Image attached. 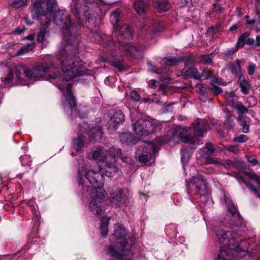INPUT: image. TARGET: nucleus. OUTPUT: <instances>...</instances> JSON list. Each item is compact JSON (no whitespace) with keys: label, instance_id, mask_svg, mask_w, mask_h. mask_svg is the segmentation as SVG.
I'll return each mask as SVG.
<instances>
[{"label":"nucleus","instance_id":"obj_1","mask_svg":"<svg viewBox=\"0 0 260 260\" xmlns=\"http://www.w3.org/2000/svg\"><path fill=\"white\" fill-rule=\"evenodd\" d=\"M60 51L56 59L60 62L62 74L60 69L56 65L54 59L48 56L43 62L35 64L32 68L23 69L25 76L29 79L34 80H47L53 83H56L58 88L62 91L64 100L62 105L64 110L69 114L76 110V102L72 92V85L69 83L65 87L63 86L67 82L77 76H82L85 72L83 62L78 60L77 55H70L64 53L68 66L67 71L63 70L61 60L59 58Z\"/></svg>","mask_w":260,"mask_h":260},{"label":"nucleus","instance_id":"obj_2","mask_svg":"<svg viewBox=\"0 0 260 260\" xmlns=\"http://www.w3.org/2000/svg\"><path fill=\"white\" fill-rule=\"evenodd\" d=\"M53 21L62 30L63 40L61 43L60 59L64 71H67L68 66L64 53L70 55H76L78 53L79 44L81 40L79 25L72 23L66 12L59 10L53 15Z\"/></svg>","mask_w":260,"mask_h":260},{"label":"nucleus","instance_id":"obj_3","mask_svg":"<svg viewBox=\"0 0 260 260\" xmlns=\"http://www.w3.org/2000/svg\"><path fill=\"white\" fill-rule=\"evenodd\" d=\"M82 171L78 170L79 179H78V185L85 191V196L91 195V197H96L100 199L105 198V192L101 189L104 185V179L103 175L99 171H94L92 170H88L85 174L86 179L89 181L92 186H88L83 185L82 182L81 176Z\"/></svg>","mask_w":260,"mask_h":260},{"label":"nucleus","instance_id":"obj_4","mask_svg":"<svg viewBox=\"0 0 260 260\" xmlns=\"http://www.w3.org/2000/svg\"><path fill=\"white\" fill-rule=\"evenodd\" d=\"M218 241L225 247L234 251L232 253L237 258H243L247 254L246 249H242L236 240L237 234L233 231L217 229L215 231Z\"/></svg>","mask_w":260,"mask_h":260},{"label":"nucleus","instance_id":"obj_5","mask_svg":"<svg viewBox=\"0 0 260 260\" xmlns=\"http://www.w3.org/2000/svg\"><path fill=\"white\" fill-rule=\"evenodd\" d=\"M115 34L118 37V40L121 42L119 43V49L123 51H126L130 55L136 56L139 55L141 52L144 50V47H136L126 42L122 41V38L124 39H129L132 38V34L130 26L124 24L122 26L119 27V24L116 26V29H114Z\"/></svg>","mask_w":260,"mask_h":260},{"label":"nucleus","instance_id":"obj_6","mask_svg":"<svg viewBox=\"0 0 260 260\" xmlns=\"http://www.w3.org/2000/svg\"><path fill=\"white\" fill-rule=\"evenodd\" d=\"M194 137H191L187 128H182L179 132V140L183 143L192 144L196 140V137H203L204 133L208 127L207 121L203 119L198 118L192 123Z\"/></svg>","mask_w":260,"mask_h":260},{"label":"nucleus","instance_id":"obj_7","mask_svg":"<svg viewBox=\"0 0 260 260\" xmlns=\"http://www.w3.org/2000/svg\"><path fill=\"white\" fill-rule=\"evenodd\" d=\"M99 0H72L71 3L72 12L77 17L80 18L84 15L89 19V10L92 8L93 5L98 7Z\"/></svg>","mask_w":260,"mask_h":260},{"label":"nucleus","instance_id":"obj_8","mask_svg":"<svg viewBox=\"0 0 260 260\" xmlns=\"http://www.w3.org/2000/svg\"><path fill=\"white\" fill-rule=\"evenodd\" d=\"M224 201L228 210V217L229 223L232 226H240L242 222L243 218L239 214V212L235 205L230 199L224 195Z\"/></svg>","mask_w":260,"mask_h":260},{"label":"nucleus","instance_id":"obj_9","mask_svg":"<svg viewBox=\"0 0 260 260\" xmlns=\"http://www.w3.org/2000/svg\"><path fill=\"white\" fill-rule=\"evenodd\" d=\"M132 126L136 134L141 136H147L153 133L157 128L151 121L143 118L137 120L132 124Z\"/></svg>","mask_w":260,"mask_h":260},{"label":"nucleus","instance_id":"obj_10","mask_svg":"<svg viewBox=\"0 0 260 260\" xmlns=\"http://www.w3.org/2000/svg\"><path fill=\"white\" fill-rule=\"evenodd\" d=\"M190 184L195 185L197 193L204 195L207 192V183L204 176L198 174L197 176L192 177L189 181H186V188L188 193L189 192Z\"/></svg>","mask_w":260,"mask_h":260},{"label":"nucleus","instance_id":"obj_11","mask_svg":"<svg viewBox=\"0 0 260 260\" xmlns=\"http://www.w3.org/2000/svg\"><path fill=\"white\" fill-rule=\"evenodd\" d=\"M165 143L164 141L160 138H158L156 139L155 143H150L149 144V146L150 147L152 150L151 153L144 154L140 155L139 157V160L143 164H146L150 162L151 157L154 155L155 153L158 151V148L162 144Z\"/></svg>","mask_w":260,"mask_h":260},{"label":"nucleus","instance_id":"obj_12","mask_svg":"<svg viewBox=\"0 0 260 260\" xmlns=\"http://www.w3.org/2000/svg\"><path fill=\"white\" fill-rule=\"evenodd\" d=\"M124 120V115L120 110L116 111L111 117L109 124V128L115 131L119 124Z\"/></svg>","mask_w":260,"mask_h":260},{"label":"nucleus","instance_id":"obj_13","mask_svg":"<svg viewBox=\"0 0 260 260\" xmlns=\"http://www.w3.org/2000/svg\"><path fill=\"white\" fill-rule=\"evenodd\" d=\"M88 196H89L91 199V201L89 203V208L90 212L95 215L100 214L103 211L102 206V200L103 199H99L96 197H92L91 195H87L86 197H88Z\"/></svg>","mask_w":260,"mask_h":260},{"label":"nucleus","instance_id":"obj_14","mask_svg":"<svg viewBox=\"0 0 260 260\" xmlns=\"http://www.w3.org/2000/svg\"><path fill=\"white\" fill-rule=\"evenodd\" d=\"M109 199L113 207H120L123 203V190L120 188L115 189L111 194Z\"/></svg>","mask_w":260,"mask_h":260},{"label":"nucleus","instance_id":"obj_15","mask_svg":"<svg viewBox=\"0 0 260 260\" xmlns=\"http://www.w3.org/2000/svg\"><path fill=\"white\" fill-rule=\"evenodd\" d=\"M126 244L125 240L120 242V247L117 248L113 246H108L107 250L109 254L118 259L119 260H122L123 256L124 254V248Z\"/></svg>","mask_w":260,"mask_h":260},{"label":"nucleus","instance_id":"obj_16","mask_svg":"<svg viewBox=\"0 0 260 260\" xmlns=\"http://www.w3.org/2000/svg\"><path fill=\"white\" fill-rule=\"evenodd\" d=\"M249 36V34L248 32H245L242 34L238 38V41L236 44V46L233 48L227 49L224 52V55L227 57H230L235 52H236L239 48L243 47L244 46L245 40Z\"/></svg>","mask_w":260,"mask_h":260},{"label":"nucleus","instance_id":"obj_17","mask_svg":"<svg viewBox=\"0 0 260 260\" xmlns=\"http://www.w3.org/2000/svg\"><path fill=\"white\" fill-rule=\"evenodd\" d=\"M238 83L241 88V91L243 94L247 95L249 93L251 86L248 79H246L243 75H240L238 78Z\"/></svg>","mask_w":260,"mask_h":260},{"label":"nucleus","instance_id":"obj_18","mask_svg":"<svg viewBox=\"0 0 260 260\" xmlns=\"http://www.w3.org/2000/svg\"><path fill=\"white\" fill-rule=\"evenodd\" d=\"M41 1H35L31 11V16L34 19L39 20L43 15L44 10Z\"/></svg>","mask_w":260,"mask_h":260},{"label":"nucleus","instance_id":"obj_19","mask_svg":"<svg viewBox=\"0 0 260 260\" xmlns=\"http://www.w3.org/2000/svg\"><path fill=\"white\" fill-rule=\"evenodd\" d=\"M107 155V156L106 157V159H107L108 157H111L112 158L114 159L119 156L123 161L125 162H128V158L127 156L122 155L121 150L114 147H111L109 149Z\"/></svg>","mask_w":260,"mask_h":260},{"label":"nucleus","instance_id":"obj_20","mask_svg":"<svg viewBox=\"0 0 260 260\" xmlns=\"http://www.w3.org/2000/svg\"><path fill=\"white\" fill-rule=\"evenodd\" d=\"M153 6L159 12L167 11L170 8L168 0H153Z\"/></svg>","mask_w":260,"mask_h":260},{"label":"nucleus","instance_id":"obj_21","mask_svg":"<svg viewBox=\"0 0 260 260\" xmlns=\"http://www.w3.org/2000/svg\"><path fill=\"white\" fill-rule=\"evenodd\" d=\"M89 139L91 142L100 140L103 135V131L100 126L95 127L88 133Z\"/></svg>","mask_w":260,"mask_h":260},{"label":"nucleus","instance_id":"obj_22","mask_svg":"<svg viewBox=\"0 0 260 260\" xmlns=\"http://www.w3.org/2000/svg\"><path fill=\"white\" fill-rule=\"evenodd\" d=\"M182 74L184 76H191L195 79H200L202 77V75L199 73L198 70L196 68L185 67L182 70Z\"/></svg>","mask_w":260,"mask_h":260},{"label":"nucleus","instance_id":"obj_23","mask_svg":"<svg viewBox=\"0 0 260 260\" xmlns=\"http://www.w3.org/2000/svg\"><path fill=\"white\" fill-rule=\"evenodd\" d=\"M120 18L121 10L119 9H116L110 15V21L112 24L114 29H116V26L118 24Z\"/></svg>","mask_w":260,"mask_h":260},{"label":"nucleus","instance_id":"obj_24","mask_svg":"<svg viewBox=\"0 0 260 260\" xmlns=\"http://www.w3.org/2000/svg\"><path fill=\"white\" fill-rule=\"evenodd\" d=\"M88 32V38L91 42L99 43L101 42L104 39V35L98 31H93L91 29H89Z\"/></svg>","mask_w":260,"mask_h":260},{"label":"nucleus","instance_id":"obj_25","mask_svg":"<svg viewBox=\"0 0 260 260\" xmlns=\"http://www.w3.org/2000/svg\"><path fill=\"white\" fill-rule=\"evenodd\" d=\"M147 4L143 0L136 1L134 4V8L139 15H143L146 13Z\"/></svg>","mask_w":260,"mask_h":260},{"label":"nucleus","instance_id":"obj_26","mask_svg":"<svg viewBox=\"0 0 260 260\" xmlns=\"http://www.w3.org/2000/svg\"><path fill=\"white\" fill-rule=\"evenodd\" d=\"M230 106L235 108L237 110L238 114H244L248 111V109L240 102L233 103L231 101L230 103Z\"/></svg>","mask_w":260,"mask_h":260},{"label":"nucleus","instance_id":"obj_27","mask_svg":"<svg viewBox=\"0 0 260 260\" xmlns=\"http://www.w3.org/2000/svg\"><path fill=\"white\" fill-rule=\"evenodd\" d=\"M107 169L105 172V175L109 177H112L114 174L118 172L119 169L113 164H106Z\"/></svg>","mask_w":260,"mask_h":260},{"label":"nucleus","instance_id":"obj_28","mask_svg":"<svg viewBox=\"0 0 260 260\" xmlns=\"http://www.w3.org/2000/svg\"><path fill=\"white\" fill-rule=\"evenodd\" d=\"M56 2L55 0H48L47 2V16H51L56 9Z\"/></svg>","mask_w":260,"mask_h":260},{"label":"nucleus","instance_id":"obj_29","mask_svg":"<svg viewBox=\"0 0 260 260\" xmlns=\"http://www.w3.org/2000/svg\"><path fill=\"white\" fill-rule=\"evenodd\" d=\"M50 20L47 21L45 23V26H44L42 28H41L40 29V31L37 36V40L38 42H43L45 40V35L47 32V27L48 26Z\"/></svg>","mask_w":260,"mask_h":260},{"label":"nucleus","instance_id":"obj_30","mask_svg":"<svg viewBox=\"0 0 260 260\" xmlns=\"http://www.w3.org/2000/svg\"><path fill=\"white\" fill-rule=\"evenodd\" d=\"M240 62L239 59H237L235 61L232 62L230 64L229 68L233 74H238L241 73V68Z\"/></svg>","mask_w":260,"mask_h":260},{"label":"nucleus","instance_id":"obj_31","mask_svg":"<svg viewBox=\"0 0 260 260\" xmlns=\"http://www.w3.org/2000/svg\"><path fill=\"white\" fill-rule=\"evenodd\" d=\"M216 260H234L228 250L221 249Z\"/></svg>","mask_w":260,"mask_h":260},{"label":"nucleus","instance_id":"obj_32","mask_svg":"<svg viewBox=\"0 0 260 260\" xmlns=\"http://www.w3.org/2000/svg\"><path fill=\"white\" fill-rule=\"evenodd\" d=\"M84 141L83 137L81 136H78L77 138L73 140V148L77 151H79L84 146Z\"/></svg>","mask_w":260,"mask_h":260},{"label":"nucleus","instance_id":"obj_33","mask_svg":"<svg viewBox=\"0 0 260 260\" xmlns=\"http://www.w3.org/2000/svg\"><path fill=\"white\" fill-rule=\"evenodd\" d=\"M226 116V119L223 124L224 127L227 129H233L235 125V123L233 119H232L231 114L228 112Z\"/></svg>","mask_w":260,"mask_h":260},{"label":"nucleus","instance_id":"obj_34","mask_svg":"<svg viewBox=\"0 0 260 260\" xmlns=\"http://www.w3.org/2000/svg\"><path fill=\"white\" fill-rule=\"evenodd\" d=\"M34 43H29L26 45L22 46L20 49L17 51V54L19 55L26 53L31 50H32L35 47Z\"/></svg>","mask_w":260,"mask_h":260},{"label":"nucleus","instance_id":"obj_35","mask_svg":"<svg viewBox=\"0 0 260 260\" xmlns=\"http://www.w3.org/2000/svg\"><path fill=\"white\" fill-rule=\"evenodd\" d=\"M27 3V0H12L11 3H9V7L18 9L21 7L24 6Z\"/></svg>","mask_w":260,"mask_h":260},{"label":"nucleus","instance_id":"obj_36","mask_svg":"<svg viewBox=\"0 0 260 260\" xmlns=\"http://www.w3.org/2000/svg\"><path fill=\"white\" fill-rule=\"evenodd\" d=\"M132 135L128 133H124L120 136V140L123 144H128L132 142Z\"/></svg>","mask_w":260,"mask_h":260},{"label":"nucleus","instance_id":"obj_37","mask_svg":"<svg viewBox=\"0 0 260 260\" xmlns=\"http://www.w3.org/2000/svg\"><path fill=\"white\" fill-rule=\"evenodd\" d=\"M204 149L205 150H206V153L204 154L203 152L201 151V155L204 156L209 155H211L213 154L215 151L214 148L213 147V146L211 144V143H206Z\"/></svg>","mask_w":260,"mask_h":260},{"label":"nucleus","instance_id":"obj_38","mask_svg":"<svg viewBox=\"0 0 260 260\" xmlns=\"http://www.w3.org/2000/svg\"><path fill=\"white\" fill-rule=\"evenodd\" d=\"M114 235L117 238H123L125 235V231L124 228L122 225H120L116 228V229H115L114 230Z\"/></svg>","mask_w":260,"mask_h":260},{"label":"nucleus","instance_id":"obj_39","mask_svg":"<svg viewBox=\"0 0 260 260\" xmlns=\"http://www.w3.org/2000/svg\"><path fill=\"white\" fill-rule=\"evenodd\" d=\"M244 182L248 189L250 190L251 192H252L257 197L260 199V191L255 187L251 183H248L245 181H244Z\"/></svg>","mask_w":260,"mask_h":260},{"label":"nucleus","instance_id":"obj_40","mask_svg":"<svg viewBox=\"0 0 260 260\" xmlns=\"http://www.w3.org/2000/svg\"><path fill=\"white\" fill-rule=\"evenodd\" d=\"M123 61L119 59H115L111 62V65L117 68L119 71H121L124 69L123 65Z\"/></svg>","mask_w":260,"mask_h":260},{"label":"nucleus","instance_id":"obj_41","mask_svg":"<svg viewBox=\"0 0 260 260\" xmlns=\"http://www.w3.org/2000/svg\"><path fill=\"white\" fill-rule=\"evenodd\" d=\"M205 158L207 164H221V159L211 156L210 155L205 156Z\"/></svg>","mask_w":260,"mask_h":260},{"label":"nucleus","instance_id":"obj_42","mask_svg":"<svg viewBox=\"0 0 260 260\" xmlns=\"http://www.w3.org/2000/svg\"><path fill=\"white\" fill-rule=\"evenodd\" d=\"M244 174L251 179L255 180L260 187V175H258L255 173L245 172Z\"/></svg>","mask_w":260,"mask_h":260},{"label":"nucleus","instance_id":"obj_43","mask_svg":"<svg viewBox=\"0 0 260 260\" xmlns=\"http://www.w3.org/2000/svg\"><path fill=\"white\" fill-rule=\"evenodd\" d=\"M201 60L205 64H211L213 62L212 54L203 55L201 56Z\"/></svg>","mask_w":260,"mask_h":260},{"label":"nucleus","instance_id":"obj_44","mask_svg":"<svg viewBox=\"0 0 260 260\" xmlns=\"http://www.w3.org/2000/svg\"><path fill=\"white\" fill-rule=\"evenodd\" d=\"M223 150L230 151L235 154H237L239 152V150L238 147L233 145H226L224 146Z\"/></svg>","mask_w":260,"mask_h":260},{"label":"nucleus","instance_id":"obj_45","mask_svg":"<svg viewBox=\"0 0 260 260\" xmlns=\"http://www.w3.org/2000/svg\"><path fill=\"white\" fill-rule=\"evenodd\" d=\"M210 89L215 95H217L222 92L220 87L213 84H211Z\"/></svg>","mask_w":260,"mask_h":260},{"label":"nucleus","instance_id":"obj_46","mask_svg":"<svg viewBox=\"0 0 260 260\" xmlns=\"http://www.w3.org/2000/svg\"><path fill=\"white\" fill-rule=\"evenodd\" d=\"M164 61L165 64L169 66L175 65L177 62V60L174 58H165Z\"/></svg>","mask_w":260,"mask_h":260},{"label":"nucleus","instance_id":"obj_47","mask_svg":"<svg viewBox=\"0 0 260 260\" xmlns=\"http://www.w3.org/2000/svg\"><path fill=\"white\" fill-rule=\"evenodd\" d=\"M235 142L239 143H243L247 140V137L246 135L241 134L234 139Z\"/></svg>","mask_w":260,"mask_h":260},{"label":"nucleus","instance_id":"obj_48","mask_svg":"<svg viewBox=\"0 0 260 260\" xmlns=\"http://www.w3.org/2000/svg\"><path fill=\"white\" fill-rule=\"evenodd\" d=\"M256 68V65L253 63H250L249 66L248 67V73L249 75H252L254 74L255 69Z\"/></svg>","mask_w":260,"mask_h":260},{"label":"nucleus","instance_id":"obj_49","mask_svg":"<svg viewBox=\"0 0 260 260\" xmlns=\"http://www.w3.org/2000/svg\"><path fill=\"white\" fill-rule=\"evenodd\" d=\"M131 98L135 101L138 102L140 100V96L136 90H133L130 93Z\"/></svg>","mask_w":260,"mask_h":260},{"label":"nucleus","instance_id":"obj_50","mask_svg":"<svg viewBox=\"0 0 260 260\" xmlns=\"http://www.w3.org/2000/svg\"><path fill=\"white\" fill-rule=\"evenodd\" d=\"M240 125L242 126V132L244 133H247L249 131V125L246 123V121H242L240 123Z\"/></svg>","mask_w":260,"mask_h":260},{"label":"nucleus","instance_id":"obj_51","mask_svg":"<svg viewBox=\"0 0 260 260\" xmlns=\"http://www.w3.org/2000/svg\"><path fill=\"white\" fill-rule=\"evenodd\" d=\"M201 75L205 79H207L212 76V73L208 69H204Z\"/></svg>","mask_w":260,"mask_h":260},{"label":"nucleus","instance_id":"obj_52","mask_svg":"<svg viewBox=\"0 0 260 260\" xmlns=\"http://www.w3.org/2000/svg\"><path fill=\"white\" fill-rule=\"evenodd\" d=\"M181 153V160L182 162L187 161L189 159L188 153L186 150H182Z\"/></svg>","mask_w":260,"mask_h":260},{"label":"nucleus","instance_id":"obj_53","mask_svg":"<svg viewBox=\"0 0 260 260\" xmlns=\"http://www.w3.org/2000/svg\"><path fill=\"white\" fill-rule=\"evenodd\" d=\"M100 230L101 234L103 236L106 237L108 234V225H100Z\"/></svg>","mask_w":260,"mask_h":260},{"label":"nucleus","instance_id":"obj_54","mask_svg":"<svg viewBox=\"0 0 260 260\" xmlns=\"http://www.w3.org/2000/svg\"><path fill=\"white\" fill-rule=\"evenodd\" d=\"M148 64L149 65V68H148V70L149 71L153 72H154V73L158 74H160V69H158L157 68H155L154 66H153L150 62H148Z\"/></svg>","mask_w":260,"mask_h":260},{"label":"nucleus","instance_id":"obj_55","mask_svg":"<svg viewBox=\"0 0 260 260\" xmlns=\"http://www.w3.org/2000/svg\"><path fill=\"white\" fill-rule=\"evenodd\" d=\"M219 28V26L211 27L210 28H209L208 32L210 35H214L215 34H217L218 32Z\"/></svg>","mask_w":260,"mask_h":260},{"label":"nucleus","instance_id":"obj_56","mask_svg":"<svg viewBox=\"0 0 260 260\" xmlns=\"http://www.w3.org/2000/svg\"><path fill=\"white\" fill-rule=\"evenodd\" d=\"M13 78V74L12 72H9L7 76L4 79L5 83H9L12 81Z\"/></svg>","mask_w":260,"mask_h":260},{"label":"nucleus","instance_id":"obj_57","mask_svg":"<svg viewBox=\"0 0 260 260\" xmlns=\"http://www.w3.org/2000/svg\"><path fill=\"white\" fill-rule=\"evenodd\" d=\"M102 154L101 150L98 149L94 150L92 153V157L94 159H97L99 158Z\"/></svg>","mask_w":260,"mask_h":260},{"label":"nucleus","instance_id":"obj_58","mask_svg":"<svg viewBox=\"0 0 260 260\" xmlns=\"http://www.w3.org/2000/svg\"><path fill=\"white\" fill-rule=\"evenodd\" d=\"M249 36L247 37H248ZM255 41L253 38H247L244 41V44H246L248 45H252L254 44Z\"/></svg>","mask_w":260,"mask_h":260},{"label":"nucleus","instance_id":"obj_59","mask_svg":"<svg viewBox=\"0 0 260 260\" xmlns=\"http://www.w3.org/2000/svg\"><path fill=\"white\" fill-rule=\"evenodd\" d=\"M248 161L251 163L252 166H256L258 164V161L257 159L252 157H249L248 158Z\"/></svg>","mask_w":260,"mask_h":260},{"label":"nucleus","instance_id":"obj_60","mask_svg":"<svg viewBox=\"0 0 260 260\" xmlns=\"http://www.w3.org/2000/svg\"><path fill=\"white\" fill-rule=\"evenodd\" d=\"M110 220V218L107 216H104L102 218L101 225H108V223Z\"/></svg>","mask_w":260,"mask_h":260},{"label":"nucleus","instance_id":"obj_61","mask_svg":"<svg viewBox=\"0 0 260 260\" xmlns=\"http://www.w3.org/2000/svg\"><path fill=\"white\" fill-rule=\"evenodd\" d=\"M235 93L233 91H231L226 94V100H230L231 99H235Z\"/></svg>","mask_w":260,"mask_h":260},{"label":"nucleus","instance_id":"obj_62","mask_svg":"<svg viewBox=\"0 0 260 260\" xmlns=\"http://www.w3.org/2000/svg\"><path fill=\"white\" fill-rule=\"evenodd\" d=\"M240 26V24L239 23H236V24H233L230 28H229V30L231 31H233L234 30H237V29H238Z\"/></svg>","mask_w":260,"mask_h":260},{"label":"nucleus","instance_id":"obj_63","mask_svg":"<svg viewBox=\"0 0 260 260\" xmlns=\"http://www.w3.org/2000/svg\"><path fill=\"white\" fill-rule=\"evenodd\" d=\"M215 11L218 13H221L223 10V8L220 5H216L215 7Z\"/></svg>","mask_w":260,"mask_h":260},{"label":"nucleus","instance_id":"obj_64","mask_svg":"<svg viewBox=\"0 0 260 260\" xmlns=\"http://www.w3.org/2000/svg\"><path fill=\"white\" fill-rule=\"evenodd\" d=\"M255 46L256 47H260V36H257L255 39Z\"/></svg>","mask_w":260,"mask_h":260}]
</instances>
